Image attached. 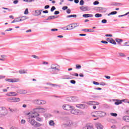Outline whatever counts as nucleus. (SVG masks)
Returning a JSON list of instances; mask_svg holds the SVG:
<instances>
[{"label":"nucleus","instance_id":"nucleus-1","mask_svg":"<svg viewBox=\"0 0 129 129\" xmlns=\"http://www.w3.org/2000/svg\"><path fill=\"white\" fill-rule=\"evenodd\" d=\"M28 121L32 125L34 126H41L42 124L40 123H38L35 120L33 119L32 118H29Z\"/></svg>","mask_w":129,"mask_h":129},{"label":"nucleus","instance_id":"nucleus-2","mask_svg":"<svg viewBox=\"0 0 129 129\" xmlns=\"http://www.w3.org/2000/svg\"><path fill=\"white\" fill-rule=\"evenodd\" d=\"M77 27H79V24L78 23H73L72 24L69 25L67 26V30H73V29H75V28H77Z\"/></svg>","mask_w":129,"mask_h":129},{"label":"nucleus","instance_id":"nucleus-3","mask_svg":"<svg viewBox=\"0 0 129 129\" xmlns=\"http://www.w3.org/2000/svg\"><path fill=\"white\" fill-rule=\"evenodd\" d=\"M8 114V109L5 107H0V115H7Z\"/></svg>","mask_w":129,"mask_h":129},{"label":"nucleus","instance_id":"nucleus-4","mask_svg":"<svg viewBox=\"0 0 129 129\" xmlns=\"http://www.w3.org/2000/svg\"><path fill=\"white\" fill-rule=\"evenodd\" d=\"M8 101H11V102H19L21 99L17 97H11L7 99Z\"/></svg>","mask_w":129,"mask_h":129},{"label":"nucleus","instance_id":"nucleus-5","mask_svg":"<svg viewBox=\"0 0 129 129\" xmlns=\"http://www.w3.org/2000/svg\"><path fill=\"white\" fill-rule=\"evenodd\" d=\"M7 82H10V83H15L16 82H19L20 81V79L14 78V79H7L6 80Z\"/></svg>","mask_w":129,"mask_h":129},{"label":"nucleus","instance_id":"nucleus-6","mask_svg":"<svg viewBox=\"0 0 129 129\" xmlns=\"http://www.w3.org/2000/svg\"><path fill=\"white\" fill-rule=\"evenodd\" d=\"M62 108H63L65 110H71L73 107L68 104H64L62 105Z\"/></svg>","mask_w":129,"mask_h":129},{"label":"nucleus","instance_id":"nucleus-7","mask_svg":"<svg viewBox=\"0 0 129 129\" xmlns=\"http://www.w3.org/2000/svg\"><path fill=\"white\" fill-rule=\"evenodd\" d=\"M34 102L35 103V104H46V101L44 100H35Z\"/></svg>","mask_w":129,"mask_h":129},{"label":"nucleus","instance_id":"nucleus-8","mask_svg":"<svg viewBox=\"0 0 129 129\" xmlns=\"http://www.w3.org/2000/svg\"><path fill=\"white\" fill-rule=\"evenodd\" d=\"M29 118H35V117H37V116H39L40 115L38 113H29Z\"/></svg>","mask_w":129,"mask_h":129},{"label":"nucleus","instance_id":"nucleus-9","mask_svg":"<svg viewBox=\"0 0 129 129\" xmlns=\"http://www.w3.org/2000/svg\"><path fill=\"white\" fill-rule=\"evenodd\" d=\"M97 113L98 116H100V117H103V116H105L106 113L102 111H97Z\"/></svg>","mask_w":129,"mask_h":129},{"label":"nucleus","instance_id":"nucleus-10","mask_svg":"<svg viewBox=\"0 0 129 129\" xmlns=\"http://www.w3.org/2000/svg\"><path fill=\"white\" fill-rule=\"evenodd\" d=\"M107 42H109V43H110L111 44H113V45H116V42H115V41H114L112 38H107Z\"/></svg>","mask_w":129,"mask_h":129},{"label":"nucleus","instance_id":"nucleus-11","mask_svg":"<svg viewBox=\"0 0 129 129\" xmlns=\"http://www.w3.org/2000/svg\"><path fill=\"white\" fill-rule=\"evenodd\" d=\"M88 105H98L99 103L95 101H89L87 103Z\"/></svg>","mask_w":129,"mask_h":129},{"label":"nucleus","instance_id":"nucleus-12","mask_svg":"<svg viewBox=\"0 0 129 129\" xmlns=\"http://www.w3.org/2000/svg\"><path fill=\"white\" fill-rule=\"evenodd\" d=\"M7 96H17L18 94L15 92H11L7 94Z\"/></svg>","mask_w":129,"mask_h":129},{"label":"nucleus","instance_id":"nucleus-13","mask_svg":"<svg viewBox=\"0 0 129 129\" xmlns=\"http://www.w3.org/2000/svg\"><path fill=\"white\" fill-rule=\"evenodd\" d=\"M78 108H82V109L85 108V104H77L76 106Z\"/></svg>","mask_w":129,"mask_h":129},{"label":"nucleus","instance_id":"nucleus-14","mask_svg":"<svg viewBox=\"0 0 129 129\" xmlns=\"http://www.w3.org/2000/svg\"><path fill=\"white\" fill-rule=\"evenodd\" d=\"M83 129H94L92 125H86L83 127Z\"/></svg>","mask_w":129,"mask_h":129},{"label":"nucleus","instance_id":"nucleus-15","mask_svg":"<svg viewBox=\"0 0 129 129\" xmlns=\"http://www.w3.org/2000/svg\"><path fill=\"white\" fill-rule=\"evenodd\" d=\"M80 10L81 11H82L83 12H86L87 11H88V7H84V6H82L81 7H80Z\"/></svg>","mask_w":129,"mask_h":129},{"label":"nucleus","instance_id":"nucleus-16","mask_svg":"<svg viewBox=\"0 0 129 129\" xmlns=\"http://www.w3.org/2000/svg\"><path fill=\"white\" fill-rule=\"evenodd\" d=\"M36 109L39 112H45V111H46V109L44 108H37Z\"/></svg>","mask_w":129,"mask_h":129},{"label":"nucleus","instance_id":"nucleus-17","mask_svg":"<svg viewBox=\"0 0 129 129\" xmlns=\"http://www.w3.org/2000/svg\"><path fill=\"white\" fill-rule=\"evenodd\" d=\"M123 120L124 121H126L127 122H129V116H124L122 117Z\"/></svg>","mask_w":129,"mask_h":129},{"label":"nucleus","instance_id":"nucleus-18","mask_svg":"<svg viewBox=\"0 0 129 129\" xmlns=\"http://www.w3.org/2000/svg\"><path fill=\"white\" fill-rule=\"evenodd\" d=\"M83 18H92L93 15L92 14H84L83 15Z\"/></svg>","mask_w":129,"mask_h":129},{"label":"nucleus","instance_id":"nucleus-19","mask_svg":"<svg viewBox=\"0 0 129 129\" xmlns=\"http://www.w3.org/2000/svg\"><path fill=\"white\" fill-rule=\"evenodd\" d=\"M71 113L73 114H77V113H79V110H72Z\"/></svg>","mask_w":129,"mask_h":129},{"label":"nucleus","instance_id":"nucleus-20","mask_svg":"<svg viewBox=\"0 0 129 129\" xmlns=\"http://www.w3.org/2000/svg\"><path fill=\"white\" fill-rule=\"evenodd\" d=\"M19 93H20V94H26V93H27V92L25 90H20Z\"/></svg>","mask_w":129,"mask_h":129},{"label":"nucleus","instance_id":"nucleus-21","mask_svg":"<svg viewBox=\"0 0 129 129\" xmlns=\"http://www.w3.org/2000/svg\"><path fill=\"white\" fill-rule=\"evenodd\" d=\"M91 115H92V116H93L94 117H97V116H98L97 115V111L93 112L91 113Z\"/></svg>","mask_w":129,"mask_h":129},{"label":"nucleus","instance_id":"nucleus-22","mask_svg":"<svg viewBox=\"0 0 129 129\" xmlns=\"http://www.w3.org/2000/svg\"><path fill=\"white\" fill-rule=\"evenodd\" d=\"M122 103V102L121 100H117V101H116L114 104H116V105H118L119 104H121Z\"/></svg>","mask_w":129,"mask_h":129},{"label":"nucleus","instance_id":"nucleus-23","mask_svg":"<svg viewBox=\"0 0 129 129\" xmlns=\"http://www.w3.org/2000/svg\"><path fill=\"white\" fill-rule=\"evenodd\" d=\"M96 127L98 129H103V127L102 126V125H101L99 123H98V124H96Z\"/></svg>","mask_w":129,"mask_h":129},{"label":"nucleus","instance_id":"nucleus-24","mask_svg":"<svg viewBox=\"0 0 129 129\" xmlns=\"http://www.w3.org/2000/svg\"><path fill=\"white\" fill-rule=\"evenodd\" d=\"M41 13H42L41 10H37L35 11L36 16H40V15H41Z\"/></svg>","mask_w":129,"mask_h":129},{"label":"nucleus","instance_id":"nucleus-25","mask_svg":"<svg viewBox=\"0 0 129 129\" xmlns=\"http://www.w3.org/2000/svg\"><path fill=\"white\" fill-rule=\"evenodd\" d=\"M115 41L116 42H117V43H118V44H120V43H121L122 42V40L119 39V38H116L115 39Z\"/></svg>","mask_w":129,"mask_h":129},{"label":"nucleus","instance_id":"nucleus-26","mask_svg":"<svg viewBox=\"0 0 129 129\" xmlns=\"http://www.w3.org/2000/svg\"><path fill=\"white\" fill-rule=\"evenodd\" d=\"M95 18H101L102 17V15L97 13L95 15Z\"/></svg>","mask_w":129,"mask_h":129},{"label":"nucleus","instance_id":"nucleus-27","mask_svg":"<svg viewBox=\"0 0 129 129\" xmlns=\"http://www.w3.org/2000/svg\"><path fill=\"white\" fill-rule=\"evenodd\" d=\"M117 14V12L116 11L112 12L110 13H109L108 16H111V15H116Z\"/></svg>","mask_w":129,"mask_h":129},{"label":"nucleus","instance_id":"nucleus-28","mask_svg":"<svg viewBox=\"0 0 129 129\" xmlns=\"http://www.w3.org/2000/svg\"><path fill=\"white\" fill-rule=\"evenodd\" d=\"M53 19H56V17L54 16H49L47 20H53Z\"/></svg>","mask_w":129,"mask_h":129},{"label":"nucleus","instance_id":"nucleus-29","mask_svg":"<svg viewBox=\"0 0 129 129\" xmlns=\"http://www.w3.org/2000/svg\"><path fill=\"white\" fill-rule=\"evenodd\" d=\"M22 21V19H21V18H17L15 19V21L16 22V23H18L19 22H21Z\"/></svg>","mask_w":129,"mask_h":129},{"label":"nucleus","instance_id":"nucleus-30","mask_svg":"<svg viewBox=\"0 0 129 129\" xmlns=\"http://www.w3.org/2000/svg\"><path fill=\"white\" fill-rule=\"evenodd\" d=\"M77 16L76 15H71L67 16V18H76Z\"/></svg>","mask_w":129,"mask_h":129},{"label":"nucleus","instance_id":"nucleus-31","mask_svg":"<svg viewBox=\"0 0 129 129\" xmlns=\"http://www.w3.org/2000/svg\"><path fill=\"white\" fill-rule=\"evenodd\" d=\"M75 98H74V97H70L68 98V100H69L70 101H72V100H74Z\"/></svg>","mask_w":129,"mask_h":129},{"label":"nucleus","instance_id":"nucleus-32","mask_svg":"<svg viewBox=\"0 0 129 129\" xmlns=\"http://www.w3.org/2000/svg\"><path fill=\"white\" fill-rule=\"evenodd\" d=\"M118 55L119 56H120V57H125V54H124V53H119Z\"/></svg>","mask_w":129,"mask_h":129},{"label":"nucleus","instance_id":"nucleus-33","mask_svg":"<svg viewBox=\"0 0 129 129\" xmlns=\"http://www.w3.org/2000/svg\"><path fill=\"white\" fill-rule=\"evenodd\" d=\"M76 68L77 69H81V66L80 64H76Z\"/></svg>","mask_w":129,"mask_h":129},{"label":"nucleus","instance_id":"nucleus-34","mask_svg":"<svg viewBox=\"0 0 129 129\" xmlns=\"http://www.w3.org/2000/svg\"><path fill=\"white\" fill-rule=\"evenodd\" d=\"M49 124L50 125H54V124H55V123H54V121L50 120L49 121Z\"/></svg>","mask_w":129,"mask_h":129},{"label":"nucleus","instance_id":"nucleus-35","mask_svg":"<svg viewBox=\"0 0 129 129\" xmlns=\"http://www.w3.org/2000/svg\"><path fill=\"white\" fill-rule=\"evenodd\" d=\"M110 115H111L112 116H117V114L115 113H110Z\"/></svg>","mask_w":129,"mask_h":129},{"label":"nucleus","instance_id":"nucleus-36","mask_svg":"<svg viewBox=\"0 0 129 129\" xmlns=\"http://www.w3.org/2000/svg\"><path fill=\"white\" fill-rule=\"evenodd\" d=\"M47 85H49V86H58L57 84H47Z\"/></svg>","mask_w":129,"mask_h":129},{"label":"nucleus","instance_id":"nucleus-37","mask_svg":"<svg viewBox=\"0 0 129 129\" xmlns=\"http://www.w3.org/2000/svg\"><path fill=\"white\" fill-rule=\"evenodd\" d=\"M56 10V8H55V6H52V8L50 9L51 12H54Z\"/></svg>","mask_w":129,"mask_h":129},{"label":"nucleus","instance_id":"nucleus-38","mask_svg":"<svg viewBox=\"0 0 129 129\" xmlns=\"http://www.w3.org/2000/svg\"><path fill=\"white\" fill-rule=\"evenodd\" d=\"M80 6H83L84 5V1L83 0H81L80 2Z\"/></svg>","mask_w":129,"mask_h":129},{"label":"nucleus","instance_id":"nucleus-39","mask_svg":"<svg viewBox=\"0 0 129 129\" xmlns=\"http://www.w3.org/2000/svg\"><path fill=\"white\" fill-rule=\"evenodd\" d=\"M25 15H28L29 14V10L28 9H26L24 12Z\"/></svg>","mask_w":129,"mask_h":129},{"label":"nucleus","instance_id":"nucleus-40","mask_svg":"<svg viewBox=\"0 0 129 129\" xmlns=\"http://www.w3.org/2000/svg\"><path fill=\"white\" fill-rule=\"evenodd\" d=\"M36 120H37V121H42V118L39 117H36Z\"/></svg>","mask_w":129,"mask_h":129},{"label":"nucleus","instance_id":"nucleus-41","mask_svg":"<svg viewBox=\"0 0 129 129\" xmlns=\"http://www.w3.org/2000/svg\"><path fill=\"white\" fill-rule=\"evenodd\" d=\"M19 73H20V74H24L26 73V72L24 70L19 71Z\"/></svg>","mask_w":129,"mask_h":129},{"label":"nucleus","instance_id":"nucleus-42","mask_svg":"<svg viewBox=\"0 0 129 129\" xmlns=\"http://www.w3.org/2000/svg\"><path fill=\"white\" fill-rule=\"evenodd\" d=\"M93 84H94L95 85H99V83L95 81H93Z\"/></svg>","mask_w":129,"mask_h":129},{"label":"nucleus","instance_id":"nucleus-43","mask_svg":"<svg viewBox=\"0 0 129 129\" xmlns=\"http://www.w3.org/2000/svg\"><path fill=\"white\" fill-rule=\"evenodd\" d=\"M21 123H22V124H25V123H26V120L22 119L21 120Z\"/></svg>","mask_w":129,"mask_h":129},{"label":"nucleus","instance_id":"nucleus-44","mask_svg":"<svg viewBox=\"0 0 129 129\" xmlns=\"http://www.w3.org/2000/svg\"><path fill=\"white\" fill-rule=\"evenodd\" d=\"M71 83H72V84H75L76 83V81H75V80H72L71 81Z\"/></svg>","mask_w":129,"mask_h":129},{"label":"nucleus","instance_id":"nucleus-45","mask_svg":"<svg viewBox=\"0 0 129 129\" xmlns=\"http://www.w3.org/2000/svg\"><path fill=\"white\" fill-rule=\"evenodd\" d=\"M101 22L103 24H106L107 21L105 19H103Z\"/></svg>","mask_w":129,"mask_h":129},{"label":"nucleus","instance_id":"nucleus-46","mask_svg":"<svg viewBox=\"0 0 129 129\" xmlns=\"http://www.w3.org/2000/svg\"><path fill=\"white\" fill-rule=\"evenodd\" d=\"M23 2H26V3H31L33 2V0H23Z\"/></svg>","mask_w":129,"mask_h":129},{"label":"nucleus","instance_id":"nucleus-47","mask_svg":"<svg viewBox=\"0 0 129 129\" xmlns=\"http://www.w3.org/2000/svg\"><path fill=\"white\" fill-rule=\"evenodd\" d=\"M124 46H129V41H127L124 43Z\"/></svg>","mask_w":129,"mask_h":129},{"label":"nucleus","instance_id":"nucleus-48","mask_svg":"<svg viewBox=\"0 0 129 129\" xmlns=\"http://www.w3.org/2000/svg\"><path fill=\"white\" fill-rule=\"evenodd\" d=\"M18 3H19L18 0H15L13 2V4H14V5H17V4H18Z\"/></svg>","mask_w":129,"mask_h":129},{"label":"nucleus","instance_id":"nucleus-49","mask_svg":"<svg viewBox=\"0 0 129 129\" xmlns=\"http://www.w3.org/2000/svg\"><path fill=\"white\" fill-rule=\"evenodd\" d=\"M122 129H129V126L126 125V126H124L122 127Z\"/></svg>","mask_w":129,"mask_h":129},{"label":"nucleus","instance_id":"nucleus-50","mask_svg":"<svg viewBox=\"0 0 129 129\" xmlns=\"http://www.w3.org/2000/svg\"><path fill=\"white\" fill-rule=\"evenodd\" d=\"M93 4L95 6L96 5H99V2L98 1H95L94 2Z\"/></svg>","mask_w":129,"mask_h":129},{"label":"nucleus","instance_id":"nucleus-51","mask_svg":"<svg viewBox=\"0 0 129 129\" xmlns=\"http://www.w3.org/2000/svg\"><path fill=\"white\" fill-rule=\"evenodd\" d=\"M68 9V7H67V6H64V7H62V10L63 11H65V10H67Z\"/></svg>","mask_w":129,"mask_h":129},{"label":"nucleus","instance_id":"nucleus-52","mask_svg":"<svg viewBox=\"0 0 129 129\" xmlns=\"http://www.w3.org/2000/svg\"><path fill=\"white\" fill-rule=\"evenodd\" d=\"M33 58H35V59H39V57L37 55H32Z\"/></svg>","mask_w":129,"mask_h":129},{"label":"nucleus","instance_id":"nucleus-53","mask_svg":"<svg viewBox=\"0 0 129 129\" xmlns=\"http://www.w3.org/2000/svg\"><path fill=\"white\" fill-rule=\"evenodd\" d=\"M101 43H103V44H108V42L106 41H101Z\"/></svg>","mask_w":129,"mask_h":129},{"label":"nucleus","instance_id":"nucleus-54","mask_svg":"<svg viewBox=\"0 0 129 129\" xmlns=\"http://www.w3.org/2000/svg\"><path fill=\"white\" fill-rule=\"evenodd\" d=\"M56 31H58V29L54 28L51 29L52 32H56Z\"/></svg>","mask_w":129,"mask_h":129},{"label":"nucleus","instance_id":"nucleus-55","mask_svg":"<svg viewBox=\"0 0 129 129\" xmlns=\"http://www.w3.org/2000/svg\"><path fill=\"white\" fill-rule=\"evenodd\" d=\"M10 111H11V112H15V111H17V109H10Z\"/></svg>","mask_w":129,"mask_h":129},{"label":"nucleus","instance_id":"nucleus-56","mask_svg":"<svg viewBox=\"0 0 129 129\" xmlns=\"http://www.w3.org/2000/svg\"><path fill=\"white\" fill-rule=\"evenodd\" d=\"M59 14H60V12L59 11H55L54 12V15H59Z\"/></svg>","mask_w":129,"mask_h":129},{"label":"nucleus","instance_id":"nucleus-57","mask_svg":"<svg viewBox=\"0 0 129 129\" xmlns=\"http://www.w3.org/2000/svg\"><path fill=\"white\" fill-rule=\"evenodd\" d=\"M125 114H129V110L127 109L125 111Z\"/></svg>","mask_w":129,"mask_h":129},{"label":"nucleus","instance_id":"nucleus-58","mask_svg":"<svg viewBox=\"0 0 129 129\" xmlns=\"http://www.w3.org/2000/svg\"><path fill=\"white\" fill-rule=\"evenodd\" d=\"M67 14H70L71 13V10L70 9H68L67 11Z\"/></svg>","mask_w":129,"mask_h":129},{"label":"nucleus","instance_id":"nucleus-59","mask_svg":"<svg viewBox=\"0 0 129 129\" xmlns=\"http://www.w3.org/2000/svg\"><path fill=\"white\" fill-rule=\"evenodd\" d=\"M111 128H116V126H115V125H113L112 126H111Z\"/></svg>","mask_w":129,"mask_h":129},{"label":"nucleus","instance_id":"nucleus-60","mask_svg":"<svg viewBox=\"0 0 129 129\" xmlns=\"http://www.w3.org/2000/svg\"><path fill=\"white\" fill-rule=\"evenodd\" d=\"M49 8H50V6L49 5H46L44 7V9H49Z\"/></svg>","mask_w":129,"mask_h":129},{"label":"nucleus","instance_id":"nucleus-61","mask_svg":"<svg viewBox=\"0 0 129 129\" xmlns=\"http://www.w3.org/2000/svg\"><path fill=\"white\" fill-rule=\"evenodd\" d=\"M73 75V76H76V77H78L79 76V75L77 73L74 74Z\"/></svg>","mask_w":129,"mask_h":129},{"label":"nucleus","instance_id":"nucleus-62","mask_svg":"<svg viewBox=\"0 0 129 129\" xmlns=\"http://www.w3.org/2000/svg\"><path fill=\"white\" fill-rule=\"evenodd\" d=\"M43 13L44 14H48L49 13V11H48V10H45V11H43Z\"/></svg>","mask_w":129,"mask_h":129},{"label":"nucleus","instance_id":"nucleus-63","mask_svg":"<svg viewBox=\"0 0 129 129\" xmlns=\"http://www.w3.org/2000/svg\"><path fill=\"white\" fill-rule=\"evenodd\" d=\"M48 62H46V61H43L42 62V64L43 65H46V64H48Z\"/></svg>","mask_w":129,"mask_h":129},{"label":"nucleus","instance_id":"nucleus-64","mask_svg":"<svg viewBox=\"0 0 129 129\" xmlns=\"http://www.w3.org/2000/svg\"><path fill=\"white\" fill-rule=\"evenodd\" d=\"M106 37H112V35L111 34H106Z\"/></svg>","mask_w":129,"mask_h":129}]
</instances>
